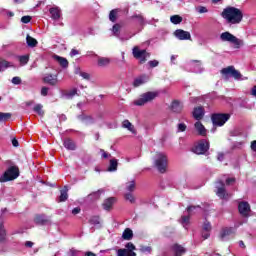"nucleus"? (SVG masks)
<instances>
[{
	"mask_svg": "<svg viewBox=\"0 0 256 256\" xmlns=\"http://www.w3.org/2000/svg\"><path fill=\"white\" fill-rule=\"evenodd\" d=\"M221 15L228 25H239L243 21V11L233 6L226 7Z\"/></svg>",
	"mask_w": 256,
	"mask_h": 256,
	"instance_id": "nucleus-1",
	"label": "nucleus"
},
{
	"mask_svg": "<svg viewBox=\"0 0 256 256\" xmlns=\"http://www.w3.org/2000/svg\"><path fill=\"white\" fill-rule=\"evenodd\" d=\"M221 74L225 77V79H235V81H247L248 77H244L241 72L235 69V66H228L221 70Z\"/></svg>",
	"mask_w": 256,
	"mask_h": 256,
	"instance_id": "nucleus-2",
	"label": "nucleus"
},
{
	"mask_svg": "<svg viewBox=\"0 0 256 256\" xmlns=\"http://www.w3.org/2000/svg\"><path fill=\"white\" fill-rule=\"evenodd\" d=\"M19 177V167L10 166L0 177V183H7L8 181H15Z\"/></svg>",
	"mask_w": 256,
	"mask_h": 256,
	"instance_id": "nucleus-3",
	"label": "nucleus"
},
{
	"mask_svg": "<svg viewBox=\"0 0 256 256\" xmlns=\"http://www.w3.org/2000/svg\"><path fill=\"white\" fill-rule=\"evenodd\" d=\"M231 119L229 113H213L211 114V121L214 127H223L227 121Z\"/></svg>",
	"mask_w": 256,
	"mask_h": 256,
	"instance_id": "nucleus-4",
	"label": "nucleus"
},
{
	"mask_svg": "<svg viewBox=\"0 0 256 256\" xmlns=\"http://www.w3.org/2000/svg\"><path fill=\"white\" fill-rule=\"evenodd\" d=\"M220 41H222L223 43H231L232 45H234L235 49L241 48L242 41L235 35L231 34V32L229 31L220 34Z\"/></svg>",
	"mask_w": 256,
	"mask_h": 256,
	"instance_id": "nucleus-5",
	"label": "nucleus"
},
{
	"mask_svg": "<svg viewBox=\"0 0 256 256\" xmlns=\"http://www.w3.org/2000/svg\"><path fill=\"white\" fill-rule=\"evenodd\" d=\"M154 165L159 173L167 171V156L163 153H158L154 159Z\"/></svg>",
	"mask_w": 256,
	"mask_h": 256,
	"instance_id": "nucleus-6",
	"label": "nucleus"
},
{
	"mask_svg": "<svg viewBox=\"0 0 256 256\" xmlns=\"http://www.w3.org/2000/svg\"><path fill=\"white\" fill-rule=\"evenodd\" d=\"M159 95V93L157 92H146L144 94H142L140 96V98H138L137 100L134 101V105H136L137 107H141L143 105H145V103H149L151 101H153V99H155L157 96Z\"/></svg>",
	"mask_w": 256,
	"mask_h": 256,
	"instance_id": "nucleus-7",
	"label": "nucleus"
},
{
	"mask_svg": "<svg viewBox=\"0 0 256 256\" xmlns=\"http://www.w3.org/2000/svg\"><path fill=\"white\" fill-rule=\"evenodd\" d=\"M132 55L134 59H138L140 63H145L149 57H151V53L147 52L146 49H141L139 46H134L132 49Z\"/></svg>",
	"mask_w": 256,
	"mask_h": 256,
	"instance_id": "nucleus-8",
	"label": "nucleus"
},
{
	"mask_svg": "<svg viewBox=\"0 0 256 256\" xmlns=\"http://www.w3.org/2000/svg\"><path fill=\"white\" fill-rule=\"evenodd\" d=\"M215 189V193L219 199H222V201H229L231 195L227 193V190L225 189V183L223 181L216 182Z\"/></svg>",
	"mask_w": 256,
	"mask_h": 256,
	"instance_id": "nucleus-9",
	"label": "nucleus"
},
{
	"mask_svg": "<svg viewBox=\"0 0 256 256\" xmlns=\"http://www.w3.org/2000/svg\"><path fill=\"white\" fill-rule=\"evenodd\" d=\"M197 209H201V206H188L186 208L188 215H183L180 219V223L184 227V229H188L191 215H193V213H197Z\"/></svg>",
	"mask_w": 256,
	"mask_h": 256,
	"instance_id": "nucleus-10",
	"label": "nucleus"
},
{
	"mask_svg": "<svg viewBox=\"0 0 256 256\" xmlns=\"http://www.w3.org/2000/svg\"><path fill=\"white\" fill-rule=\"evenodd\" d=\"M209 147V140L202 139L194 146L193 153H195L196 155H205V153L209 151Z\"/></svg>",
	"mask_w": 256,
	"mask_h": 256,
	"instance_id": "nucleus-11",
	"label": "nucleus"
},
{
	"mask_svg": "<svg viewBox=\"0 0 256 256\" xmlns=\"http://www.w3.org/2000/svg\"><path fill=\"white\" fill-rule=\"evenodd\" d=\"M125 248L118 249L116 256H137V253L134 252L137 248L133 245V242L126 243Z\"/></svg>",
	"mask_w": 256,
	"mask_h": 256,
	"instance_id": "nucleus-12",
	"label": "nucleus"
},
{
	"mask_svg": "<svg viewBox=\"0 0 256 256\" xmlns=\"http://www.w3.org/2000/svg\"><path fill=\"white\" fill-rule=\"evenodd\" d=\"M237 227L238 226L222 228V230L220 231L221 241H229L231 237H233V235L237 233Z\"/></svg>",
	"mask_w": 256,
	"mask_h": 256,
	"instance_id": "nucleus-13",
	"label": "nucleus"
},
{
	"mask_svg": "<svg viewBox=\"0 0 256 256\" xmlns=\"http://www.w3.org/2000/svg\"><path fill=\"white\" fill-rule=\"evenodd\" d=\"M186 71H188L189 73H203L201 61L190 60L186 65Z\"/></svg>",
	"mask_w": 256,
	"mask_h": 256,
	"instance_id": "nucleus-14",
	"label": "nucleus"
},
{
	"mask_svg": "<svg viewBox=\"0 0 256 256\" xmlns=\"http://www.w3.org/2000/svg\"><path fill=\"white\" fill-rule=\"evenodd\" d=\"M49 13L51 15V19L54 21V25H60V27H63V22H59V19H61V9H59V7H52L49 9Z\"/></svg>",
	"mask_w": 256,
	"mask_h": 256,
	"instance_id": "nucleus-15",
	"label": "nucleus"
},
{
	"mask_svg": "<svg viewBox=\"0 0 256 256\" xmlns=\"http://www.w3.org/2000/svg\"><path fill=\"white\" fill-rule=\"evenodd\" d=\"M34 223L36 225H51V217L45 214H37L34 218Z\"/></svg>",
	"mask_w": 256,
	"mask_h": 256,
	"instance_id": "nucleus-16",
	"label": "nucleus"
},
{
	"mask_svg": "<svg viewBox=\"0 0 256 256\" xmlns=\"http://www.w3.org/2000/svg\"><path fill=\"white\" fill-rule=\"evenodd\" d=\"M174 37L179 41H189L191 39V33L183 29H177L174 32Z\"/></svg>",
	"mask_w": 256,
	"mask_h": 256,
	"instance_id": "nucleus-17",
	"label": "nucleus"
},
{
	"mask_svg": "<svg viewBox=\"0 0 256 256\" xmlns=\"http://www.w3.org/2000/svg\"><path fill=\"white\" fill-rule=\"evenodd\" d=\"M42 81L46 85H51L52 87H55V85H57L58 83L57 74L53 75L46 73L43 75Z\"/></svg>",
	"mask_w": 256,
	"mask_h": 256,
	"instance_id": "nucleus-18",
	"label": "nucleus"
},
{
	"mask_svg": "<svg viewBox=\"0 0 256 256\" xmlns=\"http://www.w3.org/2000/svg\"><path fill=\"white\" fill-rule=\"evenodd\" d=\"M238 211L242 217H249V213L251 212L249 202H240L238 204Z\"/></svg>",
	"mask_w": 256,
	"mask_h": 256,
	"instance_id": "nucleus-19",
	"label": "nucleus"
},
{
	"mask_svg": "<svg viewBox=\"0 0 256 256\" xmlns=\"http://www.w3.org/2000/svg\"><path fill=\"white\" fill-rule=\"evenodd\" d=\"M171 253H173L174 256H183L187 253V249L183 247L181 244H173L170 247Z\"/></svg>",
	"mask_w": 256,
	"mask_h": 256,
	"instance_id": "nucleus-20",
	"label": "nucleus"
},
{
	"mask_svg": "<svg viewBox=\"0 0 256 256\" xmlns=\"http://www.w3.org/2000/svg\"><path fill=\"white\" fill-rule=\"evenodd\" d=\"M192 116L196 121H201L205 117V108L203 106H197L193 109Z\"/></svg>",
	"mask_w": 256,
	"mask_h": 256,
	"instance_id": "nucleus-21",
	"label": "nucleus"
},
{
	"mask_svg": "<svg viewBox=\"0 0 256 256\" xmlns=\"http://www.w3.org/2000/svg\"><path fill=\"white\" fill-rule=\"evenodd\" d=\"M77 119L84 123V125H93L95 124V118L91 115H85V114H80L77 116Z\"/></svg>",
	"mask_w": 256,
	"mask_h": 256,
	"instance_id": "nucleus-22",
	"label": "nucleus"
},
{
	"mask_svg": "<svg viewBox=\"0 0 256 256\" xmlns=\"http://www.w3.org/2000/svg\"><path fill=\"white\" fill-rule=\"evenodd\" d=\"M104 193L103 189L97 190L95 192L90 193L85 201L86 202H93V201H99L101 199V194Z\"/></svg>",
	"mask_w": 256,
	"mask_h": 256,
	"instance_id": "nucleus-23",
	"label": "nucleus"
},
{
	"mask_svg": "<svg viewBox=\"0 0 256 256\" xmlns=\"http://www.w3.org/2000/svg\"><path fill=\"white\" fill-rule=\"evenodd\" d=\"M194 127H195L196 131L198 132V135H200L201 137L207 136V129L205 128L203 123H201V121L195 122Z\"/></svg>",
	"mask_w": 256,
	"mask_h": 256,
	"instance_id": "nucleus-24",
	"label": "nucleus"
},
{
	"mask_svg": "<svg viewBox=\"0 0 256 256\" xmlns=\"http://www.w3.org/2000/svg\"><path fill=\"white\" fill-rule=\"evenodd\" d=\"M149 82V76L142 75L136 79H134L133 85L134 87H141V85H145V83Z\"/></svg>",
	"mask_w": 256,
	"mask_h": 256,
	"instance_id": "nucleus-25",
	"label": "nucleus"
},
{
	"mask_svg": "<svg viewBox=\"0 0 256 256\" xmlns=\"http://www.w3.org/2000/svg\"><path fill=\"white\" fill-rule=\"evenodd\" d=\"M63 145L68 151H75V149H77V144H75V141H73L71 138L65 139L63 141Z\"/></svg>",
	"mask_w": 256,
	"mask_h": 256,
	"instance_id": "nucleus-26",
	"label": "nucleus"
},
{
	"mask_svg": "<svg viewBox=\"0 0 256 256\" xmlns=\"http://www.w3.org/2000/svg\"><path fill=\"white\" fill-rule=\"evenodd\" d=\"M170 109L173 113H181L183 111V104L178 100H174L171 103Z\"/></svg>",
	"mask_w": 256,
	"mask_h": 256,
	"instance_id": "nucleus-27",
	"label": "nucleus"
},
{
	"mask_svg": "<svg viewBox=\"0 0 256 256\" xmlns=\"http://www.w3.org/2000/svg\"><path fill=\"white\" fill-rule=\"evenodd\" d=\"M131 21H136V23L142 27H145V17H143V15L141 14H134L130 17Z\"/></svg>",
	"mask_w": 256,
	"mask_h": 256,
	"instance_id": "nucleus-28",
	"label": "nucleus"
},
{
	"mask_svg": "<svg viewBox=\"0 0 256 256\" xmlns=\"http://www.w3.org/2000/svg\"><path fill=\"white\" fill-rule=\"evenodd\" d=\"M113 205H115V197H110L104 200L102 207L104 211H110Z\"/></svg>",
	"mask_w": 256,
	"mask_h": 256,
	"instance_id": "nucleus-29",
	"label": "nucleus"
},
{
	"mask_svg": "<svg viewBox=\"0 0 256 256\" xmlns=\"http://www.w3.org/2000/svg\"><path fill=\"white\" fill-rule=\"evenodd\" d=\"M122 128L130 131L132 135H137V130H135V126H133V124L129 120H124L122 122Z\"/></svg>",
	"mask_w": 256,
	"mask_h": 256,
	"instance_id": "nucleus-30",
	"label": "nucleus"
},
{
	"mask_svg": "<svg viewBox=\"0 0 256 256\" xmlns=\"http://www.w3.org/2000/svg\"><path fill=\"white\" fill-rule=\"evenodd\" d=\"M68 191L69 189H67V186L60 190V196L58 200L59 203H64V201H67L69 199Z\"/></svg>",
	"mask_w": 256,
	"mask_h": 256,
	"instance_id": "nucleus-31",
	"label": "nucleus"
},
{
	"mask_svg": "<svg viewBox=\"0 0 256 256\" xmlns=\"http://www.w3.org/2000/svg\"><path fill=\"white\" fill-rule=\"evenodd\" d=\"M54 59H56V61H58L59 65L63 69H67L69 67V61L67 60V58H63L61 56L54 55Z\"/></svg>",
	"mask_w": 256,
	"mask_h": 256,
	"instance_id": "nucleus-32",
	"label": "nucleus"
},
{
	"mask_svg": "<svg viewBox=\"0 0 256 256\" xmlns=\"http://www.w3.org/2000/svg\"><path fill=\"white\" fill-rule=\"evenodd\" d=\"M122 239H124V241H131V239H133V230L126 228L122 233Z\"/></svg>",
	"mask_w": 256,
	"mask_h": 256,
	"instance_id": "nucleus-33",
	"label": "nucleus"
},
{
	"mask_svg": "<svg viewBox=\"0 0 256 256\" xmlns=\"http://www.w3.org/2000/svg\"><path fill=\"white\" fill-rule=\"evenodd\" d=\"M10 67H13V62H9L5 59H0V71H6V69H9Z\"/></svg>",
	"mask_w": 256,
	"mask_h": 256,
	"instance_id": "nucleus-34",
	"label": "nucleus"
},
{
	"mask_svg": "<svg viewBox=\"0 0 256 256\" xmlns=\"http://www.w3.org/2000/svg\"><path fill=\"white\" fill-rule=\"evenodd\" d=\"M111 31H112V35H114V37H118V39H121V36H120L121 24H119V23L114 24Z\"/></svg>",
	"mask_w": 256,
	"mask_h": 256,
	"instance_id": "nucleus-35",
	"label": "nucleus"
},
{
	"mask_svg": "<svg viewBox=\"0 0 256 256\" xmlns=\"http://www.w3.org/2000/svg\"><path fill=\"white\" fill-rule=\"evenodd\" d=\"M118 165H119V162L117 161V159H111L109 163L108 171L110 173L117 171Z\"/></svg>",
	"mask_w": 256,
	"mask_h": 256,
	"instance_id": "nucleus-36",
	"label": "nucleus"
},
{
	"mask_svg": "<svg viewBox=\"0 0 256 256\" xmlns=\"http://www.w3.org/2000/svg\"><path fill=\"white\" fill-rule=\"evenodd\" d=\"M26 43H27L28 47L33 48V47H37L39 42H37V39L31 37L30 35H27L26 36Z\"/></svg>",
	"mask_w": 256,
	"mask_h": 256,
	"instance_id": "nucleus-37",
	"label": "nucleus"
},
{
	"mask_svg": "<svg viewBox=\"0 0 256 256\" xmlns=\"http://www.w3.org/2000/svg\"><path fill=\"white\" fill-rule=\"evenodd\" d=\"M170 23H172L173 25H180V23H183V17H181L180 15H172L170 17Z\"/></svg>",
	"mask_w": 256,
	"mask_h": 256,
	"instance_id": "nucleus-38",
	"label": "nucleus"
},
{
	"mask_svg": "<svg viewBox=\"0 0 256 256\" xmlns=\"http://www.w3.org/2000/svg\"><path fill=\"white\" fill-rule=\"evenodd\" d=\"M6 237L7 232L5 231V226H3V223H0V243H5Z\"/></svg>",
	"mask_w": 256,
	"mask_h": 256,
	"instance_id": "nucleus-39",
	"label": "nucleus"
},
{
	"mask_svg": "<svg viewBox=\"0 0 256 256\" xmlns=\"http://www.w3.org/2000/svg\"><path fill=\"white\" fill-rule=\"evenodd\" d=\"M74 95H77V88H74L66 93H63L62 97H64V99H73Z\"/></svg>",
	"mask_w": 256,
	"mask_h": 256,
	"instance_id": "nucleus-40",
	"label": "nucleus"
},
{
	"mask_svg": "<svg viewBox=\"0 0 256 256\" xmlns=\"http://www.w3.org/2000/svg\"><path fill=\"white\" fill-rule=\"evenodd\" d=\"M119 13V9H113L110 11L109 13V20L112 23H116L117 22V14Z\"/></svg>",
	"mask_w": 256,
	"mask_h": 256,
	"instance_id": "nucleus-41",
	"label": "nucleus"
},
{
	"mask_svg": "<svg viewBox=\"0 0 256 256\" xmlns=\"http://www.w3.org/2000/svg\"><path fill=\"white\" fill-rule=\"evenodd\" d=\"M111 63V60L109 58L101 57L98 59V66L99 67H107Z\"/></svg>",
	"mask_w": 256,
	"mask_h": 256,
	"instance_id": "nucleus-42",
	"label": "nucleus"
},
{
	"mask_svg": "<svg viewBox=\"0 0 256 256\" xmlns=\"http://www.w3.org/2000/svg\"><path fill=\"white\" fill-rule=\"evenodd\" d=\"M90 225H94V227H97L101 225V218L99 216H92L89 220Z\"/></svg>",
	"mask_w": 256,
	"mask_h": 256,
	"instance_id": "nucleus-43",
	"label": "nucleus"
},
{
	"mask_svg": "<svg viewBox=\"0 0 256 256\" xmlns=\"http://www.w3.org/2000/svg\"><path fill=\"white\" fill-rule=\"evenodd\" d=\"M0 14L4 15V17H15V13L5 8H0Z\"/></svg>",
	"mask_w": 256,
	"mask_h": 256,
	"instance_id": "nucleus-44",
	"label": "nucleus"
},
{
	"mask_svg": "<svg viewBox=\"0 0 256 256\" xmlns=\"http://www.w3.org/2000/svg\"><path fill=\"white\" fill-rule=\"evenodd\" d=\"M18 61L22 66L27 65L29 63V55L18 56Z\"/></svg>",
	"mask_w": 256,
	"mask_h": 256,
	"instance_id": "nucleus-45",
	"label": "nucleus"
},
{
	"mask_svg": "<svg viewBox=\"0 0 256 256\" xmlns=\"http://www.w3.org/2000/svg\"><path fill=\"white\" fill-rule=\"evenodd\" d=\"M11 119V113L0 112V123L9 121Z\"/></svg>",
	"mask_w": 256,
	"mask_h": 256,
	"instance_id": "nucleus-46",
	"label": "nucleus"
},
{
	"mask_svg": "<svg viewBox=\"0 0 256 256\" xmlns=\"http://www.w3.org/2000/svg\"><path fill=\"white\" fill-rule=\"evenodd\" d=\"M177 133H185V131H187V124L186 123H178L177 125Z\"/></svg>",
	"mask_w": 256,
	"mask_h": 256,
	"instance_id": "nucleus-47",
	"label": "nucleus"
},
{
	"mask_svg": "<svg viewBox=\"0 0 256 256\" xmlns=\"http://www.w3.org/2000/svg\"><path fill=\"white\" fill-rule=\"evenodd\" d=\"M126 191H129V193H133V191H135V180H132L126 184Z\"/></svg>",
	"mask_w": 256,
	"mask_h": 256,
	"instance_id": "nucleus-48",
	"label": "nucleus"
},
{
	"mask_svg": "<svg viewBox=\"0 0 256 256\" xmlns=\"http://www.w3.org/2000/svg\"><path fill=\"white\" fill-rule=\"evenodd\" d=\"M34 113H37V115H43V105L36 104L33 108Z\"/></svg>",
	"mask_w": 256,
	"mask_h": 256,
	"instance_id": "nucleus-49",
	"label": "nucleus"
},
{
	"mask_svg": "<svg viewBox=\"0 0 256 256\" xmlns=\"http://www.w3.org/2000/svg\"><path fill=\"white\" fill-rule=\"evenodd\" d=\"M141 253H144L145 255H149L152 251L151 246H141L140 247Z\"/></svg>",
	"mask_w": 256,
	"mask_h": 256,
	"instance_id": "nucleus-50",
	"label": "nucleus"
},
{
	"mask_svg": "<svg viewBox=\"0 0 256 256\" xmlns=\"http://www.w3.org/2000/svg\"><path fill=\"white\" fill-rule=\"evenodd\" d=\"M148 66L150 67V69H155V67H159V60L148 61Z\"/></svg>",
	"mask_w": 256,
	"mask_h": 256,
	"instance_id": "nucleus-51",
	"label": "nucleus"
},
{
	"mask_svg": "<svg viewBox=\"0 0 256 256\" xmlns=\"http://www.w3.org/2000/svg\"><path fill=\"white\" fill-rule=\"evenodd\" d=\"M197 13L203 14V13H209V9L205 6H198L196 7Z\"/></svg>",
	"mask_w": 256,
	"mask_h": 256,
	"instance_id": "nucleus-52",
	"label": "nucleus"
},
{
	"mask_svg": "<svg viewBox=\"0 0 256 256\" xmlns=\"http://www.w3.org/2000/svg\"><path fill=\"white\" fill-rule=\"evenodd\" d=\"M125 199L131 203H135V196L131 192L125 194Z\"/></svg>",
	"mask_w": 256,
	"mask_h": 256,
	"instance_id": "nucleus-53",
	"label": "nucleus"
},
{
	"mask_svg": "<svg viewBox=\"0 0 256 256\" xmlns=\"http://www.w3.org/2000/svg\"><path fill=\"white\" fill-rule=\"evenodd\" d=\"M11 83H13V85H21L22 83L21 77L19 76L13 77L11 80Z\"/></svg>",
	"mask_w": 256,
	"mask_h": 256,
	"instance_id": "nucleus-54",
	"label": "nucleus"
},
{
	"mask_svg": "<svg viewBox=\"0 0 256 256\" xmlns=\"http://www.w3.org/2000/svg\"><path fill=\"white\" fill-rule=\"evenodd\" d=\"M41 95L42 97H47V95H49V87L43 86L41 88Z\"/></svg>",
	"mask_w": 256,
	"mask_h": 256,
	"instance_id": "nucleus-55",
	"label": "nucleus"
},
{
	"mask_svg": "<svg viewBox=\"0 0 256 256\" xmlns=\"http://www.w3.org/2000/svg\"><path fill=\"white\" fill-rule=\"evenodd\" d=\"M203 231H211V222L205 221L203 224Z\"/></svg>",
	"mask_w": 256,
	"mask_h": 256,
	"instance_id": "nucleus-56",
	"label": "nucleus"
},
{
	"mask_svg": "<svg viewBox=\"0 0 256 256\" xmlns=\"http://www.w3.org/2000/svg\"><path fill=\"white\" fill-rule=\"evenodd\" d=\"M31 16H23L21 18V23H24L25 25H27V23H31Z\"/></svg>",
	"mask_w": 256,
	"mask_h": 256,
	"instance_id": "nucleus-57",
	"label": "nucleus"
},
{
	"mask_svg": "<svg viewBox=\"0 0 256 256\" xmlns=\"http://www.w3.org/2000/svg\"><path fill=\"white\" fill-rule=\"evenodd\" d=\"M79 75L80 77H82L83 79H86L87 81H89V79L91 78V76L87 72H79Z\"/></svg>",
	"mask_w": 256,
	"mask_h": 256,
	"instance_id": "nucleus-58",
	"label": "nucleus"
},
{
	"mask_svg": "<svg viewBox=\"0 0 256 256\" xmlns=\"http://www.w3.org/2000/svg\"><path fill=\"white\" fill-rule=\"evenodd\" d=\"M243 147V142H234L232 145V149H241Z\"/></svg>",
	"mask_w": 256,
	"mask_h": 256,
	"instance_id": "nucleus-59",
	"label": "nucleus"
},
{
	"mask_svg": "<svg viewBox=\"0 0 256 256\" xmlns=\"http://www.w3.org/2000/svg\"><path fill=\"white\" fill-rule=\"evenodd\" d=\"M75 55H81V52H79V50L73 48V49L70 51V57H75Z\"/></svg>",
	"mask_w": 256,
	"mask_h": 256,
	"instance_id": "nucleus-60",
	"label": "nucleus"
},
{
	"mask_svg": "<svg viewBox=\"0 0 256 256\" xmlns=\"http://www.w3.org/2000/svg\"><path fill=\"white\" fill-rule=\"evenodd\" d=\"M203 239H209L211 237V231H204L202 232Z\"/></svg>",
	"mask_w": 256,
	"mask_h": 256,
	"instance_id": "nucleus-61",
	"label": "nucleus"
},
{
	"mask_svg": "<svg viewBox=\"0 0 256 256\" xmlns=\"http://www.w3.org/2000/svg\"><path fill=\"white\" fill-rule=\"evenodd\" d=\"M79 213H81L80 207H76L72 210V215H79Z\"/></svg>",
	"mask_w": 256,
	"mask_h": 256,
	"instance_id": "nucleus-62",
	"label": "nucleus"
},
{
	"mask_svg": "<svg viewBox=\"0 0 256 256\" xmlns=\"http://www.w3.org/2000/svg\"><path fill=\"white\" fill-rule=\"evenodd\" d=\"M70 255H71V256H77V255H79V250L70 249Z\"/></svg>",
	"mask_w": 256,
	"mask_h": 256,
	"instance_id": "nucleus-63",
	"label": "nucleus"
},
{
	"mask_svg": "<svg viewBox=\"0 0 256 256\" xmlns=\"http://www.w3.org/2000/svg\"><path fill=\"white\" fill-rule=\"evenodd\" d=\"M12 145H13V147H18L19 146V140H17V138H12Z\"/></svg>",
	"mask_w": 256,
	"mask_h": 256,
	"instance_id": "nucleus-64",
	"label": "nucleus"
}]
</instances>
